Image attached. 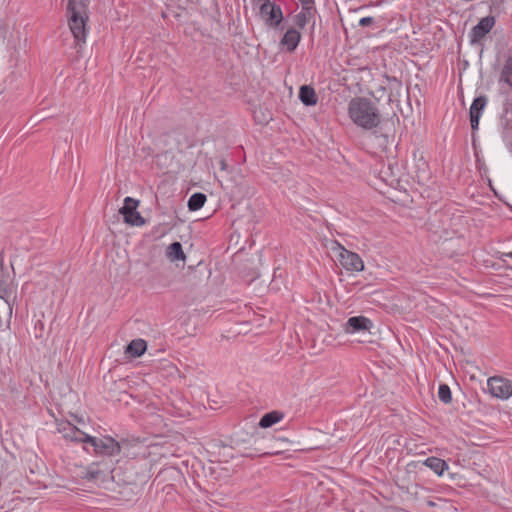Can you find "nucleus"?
Listing matches in <instances>:
<instances>
[{
    "label": "nucleus",
    "instance_id": "nucleus-8",
    "mask_svg": "<svg viewBox=\"0 0 512 512\" xmlns=\"http://www.w3.org/2000/svg\"><path fill=\"white\" fill-rule=\"evenodd\" d=\"M339 262L344 269L351 272H360L364 270V263L360 256L352 251L339 246Z\"/></svg>",
    "mask_w": 512,
    "mask_h": 512
},
{
    "label": "nucleus",
    "instance_id": "nucleus-20",
    "mask_svg": "<svg viewBox=\"0 0 512 512\" xmlns=\"http://www.w3.org/2000/svg\"><path fill=\"white\" fill-rule=\"evenodd\" d=\"M283 418V414L278 411L266 413L260 420L259 425L262 428H268L278 423Z\"/></svg>",
    "mask_w": 512,
    "mask_h": 512
},
{
    "label": "nucleus",
    "instance_id": "nucleus-23",
    "mask_svg": "<svg viewBox=\"0 0 512 512\" xmlns=\"http://www.w3.org/2000/svg\"><path fill=\"white\" fill-rule=\"evenodd\" d=\"M307 21L308 17L306 12H301L295 16V24L299 28H303L306 25Z\"/></svg>",
    "mask_w": 512,
    "mask_h": 512
},
{
    "label": "nucleus",
    "instance_id": "nucleus-28",
    "mask_svg": "<svg viewBox=\"0 0 512 512\" xmlns=\"http://www.w3.org/2000/svg\"><path fill=\"white\" fill-rule=\"evenodd\" d=\"M220 469H222L220 463H216L213 467H211V470H212L213 473L217 472Z\"/></svg>",
    "mask_w": 512,
    "mask_h": 512
},
{
    "label": "nucleus",
    "instance_id": "nucleus-12",
    "mask_svg": "<svg viewBox=\"0 0 512 512\" xmlns=\"http://www.w3.org/2000/svg\"><path fill=\"white\" fill-rule=\"evenodd\" d=\"M494 23L495 21L493 17L482 18L479 23L472 29V42L479 41L487 33H489L494 26Z\"/></svg>",
    "mask_w": 512,
    "mask_h": 512
},
{
    "label": "nucleus",
    "instance_id": "nucleus-27",
    "mask_svg": "<svg viewBox=\"0 0 512 512\" xmlns=\"http://www.w3.org/2000/svg\"><path fill=\"white\" fill-rule=\"evenodd\" d=\"M303 6H305L306 9L309 8V6L312 4L313 0H299Z\"/></svg>",
    "mask_w": 512,
    "mask_h": 512
},
{
    "label": "nucleus",
    "instance_id": "nucleus-34",
    "mask_svg": "<svg viewBox=\"0 0 512 512\" xmlns=\"http://www.w3.org/2000/svg\"><path fill=\"white\" fill-rule=\"evenodd\" d=\"M504 86H505V85H501V87H502V89L504 90V92H507V90H510L508 87H507V89H505V87H504Z\"/></svg>",
    "mask_w": 512,
    "mask_h": 512
},
{
    "label": "nucleus",
    "instance_id": "nucleus-26",
    "mask_svg": "<svg viewBox=\"0 0 512 512\" xmlns=\"http://www.w3.org/2000/svg\"><path fill=\"white\" fill-rule=\"evenodd\" d=\"M372 23H373V18L372 17H364V18H361L360 21H359V24L362 27L368 26V25H370Z\"/></svg>",
    "mask_w": 512,
    "mask_h": 512
},
{
    "label": "nucleus",
    "instance_id": "nucleus-3",
    "mask_svg": "<svg viewBox=\"0 0 512 512\" xmlns=\"http://www.w3.org/2000/svg\"><path fill=\"white\" fill-rule=\"evenodd\" d=\"M113 468L114 463L111 460H101L93 462L87 467H81L77 471V476L88 482L100 485L113 478L111 475Z\"/></svg>",
    "mask_w": 512,
    "mask_h": 512
},
{
    "label": "nucleus",
    "instance_id": "nucleus-7",
    "mask_svg": "<svg viewBox=\"0 0 512 512\" xmlns=\"http://www.w3.org/2000/svg\"><path fill=\"white\" fill-rule=\"evenodd\" d=\"M487 387L491 395L496 398L508 399L512 395V381L503 377L489 378Z\"/></svg>",
    "mask_w": 512,
    "mask_h": 512
},
{
    "label": "nucleus",
    "instance_id": "nucleus-16",
    "mask_svg": "<svg viewBox=\"0 0 512 512\" xmlns=\"http://www.w3.org/2000/svg\"><path fill=\"white\" fill-rule=\"evenodd\" d=\"M166 257L171 262H174L177 260H181L184 262L186 260V255L182 249L181 243L173 242L172 244H170L166 250Z\"/></svg>",
    "mask_w": 512,
    "mask_h": 512
},
{
    "label": "nucleus",
    "instance_id": "nucleus-4",
    "mask_svg": "<svg viewBox=\"0 0 512 512\" xmlns=\"http://www.w3.org/2000/svg\"><path fill=\"white\" fill-rule=\"evenodd\" d=\"M84 439L85 443L90 444L94 448L95 454L104 456L118 455L124 444V442H118L109 436L96 438L88 435Z\"/></svg>",
    "mask_w": 512,
    "mask_h": 512
},
{
    "label": "nucleus",
    "instance_id": "nucleus-14",
    "mask_svg": "<svg viewBox=\"0 0 512 512\" xmlns=\"http://www.w3.org/2000/svg\"><path fill=\"white\" fill-rule=\"evenodd\" d=\"M12 277L10 272L3 264V259L0 258V298L4 299V296L7 295L10 291V287L12 284Z\"/></svg>",
    "mask_w": 512,
    "mask_h": 512
},
{
    "label": "nucleus",
    "instance_id": "nucleus-11",
    "mask_svg": "<svg viewBox=\"0 0 512 512\" xmlns=\"http://www.w3.org/2000/svg\"><path fill=\"white\" fill-rule=\"evenodd\" d=\"M487 99L485 96H480L474 99L471 107H470V122H471V128L473 130L478 128L479 119L481 116V113L486 106Z\"/></svg>",
    "mask_w": 512,
    "mask_h": 512
},
{
    "label": "nucleus",
    "instance_id": "nucleus-18",
    "mask_svg": "<svg viewBox=\"0 0 512 512\" xmlns=\"http://www.w3.org/2000/svg\"><path fill=\"white\" fill-rule=\"evenodd\" d=\"M147 349V343L143 339L132 340L126 347L125 352L132 357L141 356Z\"/></svg>",
    "mask_w": 512,
    "mask_h": 512
},
{
    "label": "nucleus",
    "instance_id": "nucleus-22",
    "mask_svg": "<svg viewBox=\"0 0 512 512\" xmlns=\"http://www.w3.org/2000/svg\"><path fill=\"white\" fill-rule=\"evenodd\" d=\"M438 397L442 402L446 404L451 402V391L448 385L442 384L439 386Z\"/></svg>",
    "mask_w": 512,
    "mask_h": 512
},
{
    "label": "nucleus",
    "instance_id": "nucleus-24",
    "mask_svg": "<svg viewBox=\"0 0 512 512\" xmlns=\"http://www.w3.org/2000/svg\"><path fill=\"white\" fill-rule=\"evenodd\" d=\"M389 85L391 90H395L397 95H400V92L403 90V85L401 81L393 78L389 80Z\"/></svg>",
    "mask_w": 512,
    "mask_h": 512
},
{
    "label": "nucleus",
    "instance_id": "nucleus-21",
    "mask_svg": "<svg viewBox=\"0 0 512 512\" xmlns=\"http://www.w3.org/2000/svg\"><path fill=\"white\" fill-rule=\"evenodd\" d=\"M206 202V195L203 193H195L188 200V208L191 211L199 210Z\"/></svg>",
    "mask_w": 512,
    "mask_h": 512
},
{
    "label": "nucleus",
    "instance_id": "nucleus-1",
    "mask_svg": "<svg viewBox=\"0 0 512 512\" xmlns=\"http://www.w3.org/2000/svg\"><path fill=\"white\" fill-rule=\"evenodd\" d=\"M348 113L351 120L364 129H372L380 123L377 108L365 98H355L349 103Z\"/></svg>",
    "mask_w": 512,
    "mask_h": 512
},
{
    "label": "nucleus",
    "instance_id": "nucleus-30",
    "mask_svg": "<svg viewBox=\"0 0 512 512\" xmlns=\"http://www.w3.org/2000/svg\"><path fill=\"white\" fill-rule=\"evenodd\" d=\"M223 469H224V471H225V476L229 475V473H230V469H228V468H223Z\"/></svg>",
    "mask_w": 512,
    "mask_h": 512
},
{
    "label": "nucleus",
    "instance_id": "nucleus-5",
    "mask_svg": "<svg viewBox=\"0 0 512 512\" xmlns=\"http://www.w3.org/2000/svg\"><path fill=\"white\" fill-rule=\"evenodd\" d=\"M138 206V200L132 197H126L124 199V205L120 208L119 213L123 215L125 223L132 226H142L145 224V219L137 211Z\"/></svg>",
    "mask_w": 512,
    "mask_h": 512
},
{
    "label": "nucleus",
    "instance_id": "nucleus-19",
    "mask_svg": "<svg viewBox=\"0 0 512 512\" xmlns=\"http://www.w3.org/2000/svg\"><path fill=\"white\" fill-rule=\"evenodd\" d=\"M424 464L438 475H442L444 470L448 468L446 462L437 457L427 458L424 461Z\"/></svg>",
    "mask_w": 512,
    "mask_h": 512
},
{
    "label": "nucleus",
    "instance_id": "nucleus-2",
    "mask_svg": "<svg viewBox=\"0 0 512 512\" xmlns=\"http://www.w3.org/2000/svg\"><path fill=\"white\" fill-rule=\"evenodd\" d=\"M69 27L78 42L85 43L87 36L88 12L84 0H68Z\"/></svg>",
    "mask_w": 512,
    "mask_h": 512
},
{
    "label": "nucleus",
    "instance_id": "nucleus-33",
    "mask_svg": "<svg viewBox=\"0 0 512 512\" xmlns=\"http://www.w3.org/2000/svg\"><path fill=\"white\" fill-rule=\"evenodd\" d=\"M75 419H76V421H77L78 423H82V422H83L82 418H77V417H75Z\"/></svg>",
    "mask_w": 512,
    "mask_h": 512
},
{
    "label": "nucleus",
    "instance_id": "nucleus-10",
    "mask_svg": "<svg viewBox=\"0 0 512 512\" xmlns=\"http://www.w3.org/2000/svg\"><path fill=\"white\" fill-rule=\"evenodd\" d=\"M57 431L67 440L85 443L88 434L79 430L76 426L67 421L57 422Z\"/></svg>",
    "mask_w": 512,
    "mask_h": 512
},
{
    "label": "nucleus",
    "instance_id": "nucleus-6",
    "mask_svg": "<svg viewBox=\"0 0 512 512\" xmlns=\"http://www.w3.org/2000/svg\"><path fill=\"white\" fill-rule=\"evenodd\" d=\"M259 15L269 28H277L283 20L280 6L271 1L264 2L260 6Z\"/></svg>",
    "mask_w": 512,
    "mask_h": 512
},
{
    "label": "nucleus",
    "instance_id": "nucleus-15",
    "mask_svg": "<svg viewBox=\"0 0 512 512\" xmlns=\"http://www.w3.org/2000/svg\"><path fill=\"white\" fill-rule=\"evenodd\" d=\"M499 83L512 89V57L507 56L501 68Z\"/></svg>",
    "mask_w": 512,
    "mask_h": 512
},
{
    "label": "nucleus",
    "instance_id": "nucleus-31",
    "mask_svg": "<svg viewBox=\"0 0 512 512\" xmlns=\"http://www.w3.org/2000/svg\"><path fill=\"white\" fill-rule=\"evenodd\" d=\"M428 505L431 506V507H434L435 503L433 501H428Z\"/></svg>",
    "mask_w": 512,
    "mask_h": 512
},
{
    "label": "nucleus",
    "instance_id": "nucleus-25",
    "mask_svg": "<svg viewBox=\"0 0 512 512\" xmlns=\"http://www.w3.org/2000/svg\"><path fill=\"white\" fill-rule=\"evenodd\" d=\"M502 136H503L504 141L508 145H512V128L511 127H508V126L505 127L503 129Z\"/></svg>",
    "mask_w": 512,
    "mask_h": 512
},
{
    "label": "nucleus",
    "instance_id": "nucleus-17",
    "mask_svg": "<svg viewBox=\"0 0 512 512\" xmlns=\"http://www.w3.org/2000/svg\"><path fill=\"white\" fill-rule=\"evenodd\" d=\"M299 98L306 106H313L317 103L315 90L311 86H302L299 91Z\"/></svg>",
    "mask_w": 512,
    "mask_h": 512
},
{
    "label": "nucleus",
    "instance_id": "nucleus-32",
    "mask_svg": "<svg viewBox=\"0 0 512 512\" xmlns=\"http://www.w3.org/2000/svg\"><path fill=\"white\" fill-rule=\"evenodd\" d=\"M504 256L512 258V251L510 253L504 254Z\"/></svg>",
    "mask_w": 512,
    "mask_h": 512
},
{
    "label": "nucleus",
    "instance_id": "nucleus-35",
    "mask_svg": "<svg viewBox=\"0 0 512 512\" xmlns=\"http://www.w3.org/2000/svg\"><path fill=\"white\" fill-rule=\"evenodd\" d=\"M17 59H18V53L15 52V60H17Z\"/></svg>",
    "mask_w": 512,
    "mask_h": 512
},
{
    "label": "nucleus",
    "instance_id": "nucleus-29",
    "mask_svg": "<svg viewBox=\"0 0 512 512\" xmlns=\"http://www.w3.org/2000/svg\"><path fill=\"white\" fill-rule=\"evenodd\" d=\"M3 304H4V305H6V306L8 307V309H9V311H10V313H11V312H12V308L10 307L9 303H8L6 300H4V301H3Z\"/></svg>",
    "mask_w": 512,
    "mask_h": 512
},
{
    "label": "nucleus",
    "instance_id": "nucleus-9",
    "mask_svg": "<svg viewBox=\"0 0 512 512\" xmlns=\"http://www.w3.org/2000/svg\"><path fill=\"white\" fill-rule=\"evenodd\" d=\"M373 327V323L369 318L364 316L350 317L344 325V331L347 334L360 333L370 334V330Z\"/></svg>",
    "mask_w": 512,
    "mask_h": 512
},
{
    "label": "nucleus",
    "instance_id": "nucleus-13",
    "mask_svg": "<svg viewBox=\"0 0 512 512\" xmlns=\"http://www.w3.org/2000/svg\"><path fill=\"white\" fill-rule=\"evenodd\" d=\"M301 39L300 33L294 29H288L284 34L283 38L280 41V44L285 47V49L289 52H292L298 46V43Z\"/></svg>",
    "mask_w": 512,
    "mask_h": 512
}]
</instances>
